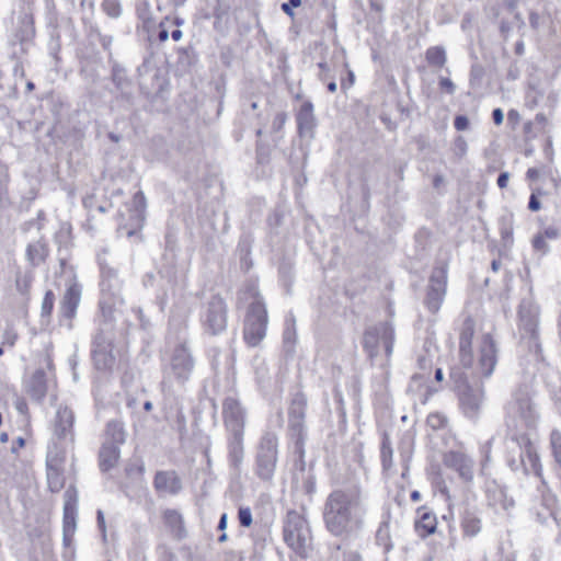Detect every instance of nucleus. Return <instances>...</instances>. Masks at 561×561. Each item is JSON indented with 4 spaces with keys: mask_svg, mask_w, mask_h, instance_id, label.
Returning a JSON list of instances; mask_svg holds the SVG:
<instances>
[{
    "mask_svg": "<svg viewBox=\"0 0 561 561\" xmlns=\"http://www.w3.org/2000/svg\"><path fill=\"white\" fill-rule=\"evenodd\" d=\"M365 508L357 491H334L325 501L323 518L328 530L343 536L359 528Z\"/></svg>",
    "mask_w": 561,
    "mask_h": 561,
    "instance_id": "f257e3e1",
    "label": "nucleus"
},
{
    "mask_svg": "<svg viewBox=\"0 0 561 561\" xmlns=\"http://www.w3.org/2000/svg\"><path fill=\"white\" fill-rule=\"evenodd\" d=\"M474 336V321L467 317L459 330V358L466 368L472 369V377L488 378L492 375L497 363V350L494 340L490 334L481 337L479 356L477 363L472 353V339Z\"/></svg>",
    "mask_w": 561,
    "mask_h": 561,
    "instance_id": "f03ea898",
    "label": "nucleus"
},
{
    "mask_svg": "<svg viewBox=\"0 0 561 561\" xmlns=\"http://www.w3.org/2000/svg\"><path fill=\"white\" fill-rule=\"evenodd\" d=\"M222 417L228 433V458L234 470H239L243 458V434L247 411L234 397H227L222 402Z\"/></svg>",
    "mask_w": 561,
    "mask_h": 561,
    "instance_id": "7ed1b4c3",
    "label": "nucleus"
},
{
    "mask_svg": "<svg viewBox=\"0 0 561 561\" xmlns=\"http://www.w3.org/2000/svg\"><path fill=\"white\" fill-rule=\"evenodd\" d=\"M239 302L248 306L243 324V340L251 346H257L265 337L267 328V311L257 287L248 285L239 295Z\"/></svg>",
    "mask_w": 561,
    "mask_h": 561,
    "instance_id": "20e7f679",
    "label": "nucleus"
},
{
    "mask_svg": "<svg viewBox=\"0 0 561 561\" xmlns=\"http://www.w3.org/2000/svg\"><path fill=\"white\" fill-rule=\"evenodd\" d=\"M114 309L105 301H100L99 329L92 343V358L98 369L104 370L114 364L113 329Z\"/></svg>",
    "mask_w": 561,
    "mask_h": 561,
    "instance_id": "39448f33",
    "label": "nucleus"
},
{
    "mask_svg": "<svg viewBox=\"0 0 561 561\" xmlns=\"http://www.w3.org/2000/svg\"><path fill=\"white\" fill-rule=\"evenodd\" d=\"M507 463L514 471L541 477L542 467L537 450L525 434L514 435L507 443Z\"/></svg>",
    "mask_w": 561,
    "mask_h": 561,
    "instance_id": "423d86ee",
    "label": "nucleus"
},
{
    "mask_svg": "<svg viewBox=\"0 0 561 561\" xmlns=\"http://www.w3.org/2000/svg\"><path fill=\"white\" fill-rule=\"evenodd\" d=\"M451 378L456 382L461 411L467 417L476 419L484 400L482 383L478 380L470 382L466 374H458L456 370L451 371Z\"/></svg>",
    "mask_w": 561,
    "mask_h": 561,
    "instance_id": "0eeeda50",
    "label": "nucleus"
},
{
    "mask_svg": "<svg viewBox=\"0 0 561 561\" xmlns=\"http://www.w3.org/2000/svg\"><path fill=\"white\" fill-rule=\"evenodd\" d=\"M284 539L300 558H308L310 530L306 518L296 511H289L284 524Z\"/></svg>",
    "mask_w": 561,
    "mask_h": 561,
    "instance_id": "6e6552de",
    "label": "nucleus"
},
{
    "mask_svg": "<svg viewBox=\"0 0 561 561\" xmlns=\"http://www.w3.org/2000/svg\"><path fill=\"white\" fill-rule=\"evenodd\" d=\"M278 440L275 433L265 432L256 450V474L262 480H271L277 463Z\"/></svg>",
    "mask_w": 561,
    "mask_h": 561,
    "instance_id": "1a4fd4ad",
    "label": "nucleus"
},
{
    "mask_svg": "<svg viewBox=\"0 0 561 561\" xmlns=\"http://www.w3.org/2000/svg\"><path fill=\"white\" fill-rule=\"evenodd\" d=\"M536 412L527 392L518 391L507 404V425L517 428L531 427L536 423Z\"/></svg>",
    "mask_w": 561,
    "mask_h": 561,
    "instance_id": "9d476101",
    "label": "nucleus"
},
{
    "mask_svg": "<svg viewBox=\"0 0 561 561\" xmlns=\"http://www.w3.org/2000/svg\"><path fill=\"white\" fill-rule=\"evenodd\" d=\"M194 368V359L184 343L178 344L171 352L169 363L165 366V378L183 385L191 376Z\"/></svg>",
    "mask_w": 561,
    "mask_h": 561,
    "instance_id": "9b49d317",
    "label": "nucleus"
},
{
    "mask_svg": "<svg viewBox=\"0 0 561 561\" xmlns=\"http://www.w3.org/2000/svg\"><path fill=\"white\" fill-rule=\"evenodd\" d=\"M67 451L58 444L49 445L46 455V479L49 491L57 493L65 486V462Z\"/></svg>",
    "mask_w": 561,
    "mask_h": 561,
    "instance_id": "f8f14e48",
    "label": "nucleus"
},
{
    "mask_svg": "<svg viewBox=\"0 0 561 561\" xmlns=\"http://www.w3.org/2000/svg\"><path fill=\"white\" fill-rule=\"evenodd\" d=\"M202 324L210 335H217L226 330L227 305L220 296H211L206 302L202 313Z\"/></svg>",
    "mask_w": 561,
    "mask_h": 561,
    "instance_id": "ddd939ff",
    "label": "nucleus"
},
{
    "mask_svg": "<svg viewBox=\"0 0 561 561\" xmlns=\"http://www.w3.org/2000/svg\"><path fill=\"white\" fill-rule=\"evenodd\" d=\"M393 340L394 330L390 323L385 322L368 329L364 334L363 343L370 357L378 354L379 346H382L386 355L390 356L392 353Z\"/></svg>",
    "mask_w": 561,
    "mask_h": 561,
    "instance_id": "4468645a",
    "label": "nucleus"
},
{
    "mask_svg": "<svg viewBox=\"0 0 561 561\" xmlns=\"http://www.w3.org/2000/svg\"><path fill=\"white\" fill-rule=\"evenodd\" d=\"M73 422L75 415L69 408H58L54 419V431L50 445L58 444L67 451V447L73 443Z\"/></svg>",
    "mask_w": 561,
    "mask_h": 561,
    "instance_id": "2eb2a0df",
    "label": "nucleus"
},
{
    "mask_svg": "<svg viewBox=\"0 0 561 561\" xmlns=\"http://www.w3.org/2000/svg\"><path fill=\"white\" fill-rule=\"evenodd\" d=\"M78 491L75 485H69L64 494L62 534L64 545L70 547L77 528Z\"/></svg>",
    "mask_w": 561,
    "mask_h": 561,
    "instance_id": "dca6fc26",
    "label": "nucleus"
},
{
    "mask_svg": "<svg viewBox=\"0 0 561 561\" xmlns=\"http://www.w3.org/2000/svg\"><path fill=\"white\" fill-rule=\"evenodd\" d=\"M447 284V268L445 266L435 267L432 272L428 289L425 298V305L433 313L437 312L444 300Z\"/></svg>",
    "mask_w": 561,
    "mask_h": 561,
    "instance_id": "f3484780",
    "label": "nucleus"
},
{
    "mask_svg": "<svg viewBox=\"0 0 561 561\" xmlns=\"http://www.w3.org/2000/svg\"><path fill=\"white\" fill-rule=\"evenodd\" d=\"M460 527L465 538H473L482 530L481 511L478 505L466 500L459 513Z\"/></svg>",
    "mask_w": 561,
    "mask_h": 561,
    "instance_id": "a211bd4d",
    "label": "nucleus"
},
{
    "mask_svg": "<svg viewBox=\"0 0 561 561\" xmlns=\"http://www.w3.org/2000/svg\"><path fill=\"white\" fill-rule=\"evenodd\" d=\"M443 462L447 468L456 471L462 481H472L474 462L465 453L459 450H449L444 455Z\"/></svg>",
    "mask_w": 561,
    "mask_h": 561,
    "instance_id": "6ab92c4d",
    "label": "nucleus"
},
{
    "mask_svg": "<svg viewBox=\"0 0 561 561\" xmlns=\"http://www.w3.org/2000/svg\"><path fill=\"white\" fill-rule=\"evenodd\" d=\"M485 497L489 507L495 512H508L514 507V500L508 497L506 490L495 481H490L485 486Z\"/></svg>",
    "mask_w": 561,
    "mask_h": 561,
    "instance_id": "aec40b11",
    "label": "nucleus"
},
{
    "mask_svg": "<svg viewBox=\"0 0 561 561\" xmlns=\"http://www.w3.org/2000/svg\"><path fill=\"white\" fill-rule=\"evenodd\" d=\"M306 398L304 394H296L288 411V426L297 438H302L304 421L306 414Z\"/></svg>",
    "mask_w": 561,
    "mask_h": 561,
    "instance_id": "412c9836",
    "label": "nucleus"
},
{
    "mask_svg": "<svg viewBox=\"0 0 561 561\" xmlns=\"http://www.w3.org/2000/svg\"><path fill=\"white\" fill-rule=\"evenodd\" d=\"M538 308L530 301H522L518 310L519 328L530 336H535L538 327Z\"/></svg>",
    "mask_w": 561,
    "mask_h": 561,
    "instance_id": "4be33fe9",
    "label": "nucleus"
},
{
    "mask_svg": "<svg viewBox=\"0 0 561 561\" xmlns=\"http://www.w3.org/2000/svg\"><path fill=\"white\" fill-rule=\"evenodd\" d=\"M154 489L163 495L178 494L182 489V483L175 471H158L154 477Z\"/></svg>",
    "mask_w": 561,
    "mask_h": 561,
    "instance_id": "5701e85b",
    "label": "nucleus"
},
{
    "mask_svg": "<svg viewBox=\"0 0 561 561\" xmlns=\"http://www.w3.org/2000/svg\"><path fill=\"white\" fill-rule=\"evenodd\" d=\"M296 119L299 135L302 137L312 138L317 123L313 114V105L311 102H305L300 106Z\"/></svg>",
    "mask_w": 561,
    "mask_h": 561,
    "instance_id": "b1692460",
    "label": "nucleus"
},
{
    "mask_svg": "<svg viewBox=\"0 0 561 561\" xmlns=\"http://www.w3.org/2000/svg\"><path fill=\"white\" fill-rule=\"evenodd\" d=\"M162 519L169 531L178 539L186 537V529L182 514L172 508H167L162 513Z\"/></svg>",
    "mask_w": 561,
    "mask_h": 561,
    "instance_id": "393cba45",
    "label": "nucleus"
},
{
    "mask_svg": "<svg viewBox=\"0 0 561 561\" xmlns=\"http://www.w3.org/2000/svg\"><path fill=\"white\" fill-rule=\"evenodd\" d=\"M80 288L77 284L70 285L62 298L61 310L65 317L72 318L80 301Z\"/></svg>",
    "mask_w": 561,
    "mask_h": 561,
    "instance_id": "a878e982",
    "label": "nucleus"
},
{
    "mask_svg": "<svg viewBox=\"0 0 561 561\" xmlns=\"http://www.w3.org/2000/svg\"><path fill=\"white\" fill-rule=\"evenodd\" d=\"M28 394L36 401H41L47 392L46 375L44 370H36L27 387Z\"/></svg>",
    "mask_w": 561,
    "mask_h": 561,
    "instance_id": "bb28decb",
    "label": "nucleus"
},
{
    "mask_svg": "<svg viewBox=\"0 0 561 561\" xmlns=\"http://www.w3.org/2000/svg\"><path fill=\"white\" fill-rule=\"evenodd\" d=\"M419 518L415 520V529L420 536L425 537L436 530V516L423 507L417 511Z\"/></svg>",
    "mask_w": 561,
    "mask_h": 561,
    "instance_id": "cd10ccee",
    "label": "nucleus"
},
{
    "mask_svg": "<svg viewBox=\"0 0 561 561\" xmlns=\"http://www.w3.org/2000/svg\"><path fill=\"white\" fill-rule=\"evenodd\" d=\"M118 447L110 442H104L99 454L100 467L103 471L112 469L118 459Z\"/></svg>",
    "mask_w": 561,
    "mask_h": 561,
    "instance_id": "c85d7f7f",
    "label": "nucleus"
},
{
    "mask_svg": "<svg viewBox=\"0 0 561 561\" xmlns=\"http://www.w3.org/2000/svg\"><path fill=\"white\" fill-rule=\"evenodd\" d=\"M47 254V245L41 240L30 244L26 250L27 260L33 266H37L43 263Z\"/></svg>",
    "mask_w": 561,
    "mask_h": 561,
    "instance_id": "c756f323",
    "label": "nucleus"
},
{
    "mask_svg": "<svg viewBox=\"0 0 561 561\" xmlns=\"http://www.w3.org/2000/svg\"><path fill=\"white\" fill-rule=\"evenodd\" d=\"M105 442L110 444L118 445L125 439V432L123 425L119 422L112 421L107 423Z\"/></svg>",
    "mask_w": 561,
    "mask_h": 561,
    "instance_id": "7c9ffc66",
    "label": "nucleus"
},
{
    "mask_svg": "<svg viewBox=\"0 0 561 561\" xmlns=\"http://www.w3.org/2000/svg\"><path fill=\"white\" fill-rule=\"evenodd\" d=\"M392 456L393 450L391 447V442L389 438V435L387 433H383L382 440H381V447H380V457H381V463L385 471H389L392 468Z\"/></svg>",
    "mask_w": 561,
    "mask_h": 561,
    "instance_id": "2f4dec72",
    "label": "nucleus"
},
{
    "mask_svg": "<svg viewBox=\"0 0 561 561\" xmlns=\"http://www.w3.org/2000/svg\"><path fill=\"white\" fill-rule=\"evenodd\" d=\"M426 60L431 66L442 68L447 60L446 51L440 46L430 47L425 54Z\"/></svg>",
    "mask_w": 561,
    "mask_h": 561,
    "instance_id": "473e14b6",
    "label": "nucleus"
},
{
    "mask_svg": "<svg viewBox=\"0 0 561 561\" xmlns=\"http://www.w3.org/2000/svg\"><path fill=\"white\" fill-rule=\"evenodd\" d=\"M33 282L32 273L18 274L15 278V287L16 290L23 295L27 296L31 289V285Z\"/></svg>",
    "mask_w": 561,
    "mask_h": 561,
    "instance_id": "72a5a7b5",
    "label": "nucleus"
},
{
    "mask_svg": "<svg viewBox=\"0 0 561 561\" xmlns=\"http://www.w3.org/2000/svg\"><path fill=\"white\" fill-rule=\"evenodd\" d=\"M550 445L552 448L553 457L557 463L561 468V433L558 430H553L550 434Z\"/></svg>",
    "mask_w": 561,
    "mask_h": 561,
    "instance_id": "f704fd0d",
    "label": "nucleus"
},
{
    "mask_svg": "<svg viewBox=\"0 0 561 561\" xmlns=\"http://www.w3.org/2000/svg\"><path fill=\"white\" fill-rule=\"evenodd\" d=\"M283 340L285 345H294L296 340V330H295V318L293 316L286 319V328L283 333Z\"/></svg>",
    "mask_w": 561,
    "mask_h": 561,
    "instance_id": "c9c22d12",
    "label": "nucleus"
},
{
    "mask_svg": "<svg viewBox=\"0 0 561 561\" xmlns=\"http://www.w3.org/2000/svg\"><path fill=\"white\" fill-rule=\"evenodd\" d=\"M447 423V417L442 413H432L427 416V424L434 430L443 428Z\"/></svg>",
    "mask_w": 561,
    "mask_h": 561,
    "instance_id": "e433bc0d",
    "label": "nucleus"
},
{
    "mask_svg": "<svg viewBox=\"0 0 561 561\" xmlns=\"http://www.w3.org/2000/svg\"><path fill=\"white\" fill-rule=\"evenodd\" d=\"M55 302V295L51 290H47L42 302V316H50Z\"/></svg>",
    "mask_w": 561,
    "mask_h": 561,
    "instance_id": "4c0bfd02",
    "label": "nucleus"
},
{
    "mask_svg": "<svg viewBox=\"0 0 561 561\" xmlns=\"http://www.w3.org/2000/svg\"><path fill=\"white\" fill-rule=\"evenodd\" d=\"M467 149H468V145H467V141L466 139L462 137V136H458L455 141H454V146H453V150H454V153L459 158L461 159L462 157L466 156L467 153Z\"/></svg>",
    "mask_w": 561,
    "mask_h": 561,
    "instance_id": "58836bf2",
    "label": "nucleus"
},
{
    "mask_svg": "<svg viewBox=\"0 0 561 561\" xmlns=\"http://www.w3.org/2000/svg\"><path fill=\"white\" fill-rule=\"evenodd\" d=\"M484 76V69L481 65L474 64L470 70V84L479 85Z\"/></svg>",
    "mask_w": 561,
    "mask_h": 561,
    "instance_id": "ea45409f",
    "label": "nucleus"
},
{
    "mask_svg": "<svg viewBox=\"0 0 561 561\" xmlns=\"http://www.w3.org/2000/svg\"><path fill=\"white\" fill-rule=\"evenodd\" d=\"M238 519L241 526L250 527L252 525V513L249 507H240L238 511Z\"/></svg>",
    "mask_w": 561,
    "mask_h": 561,
    "instance_id": "a19ab883",
    "label": "nucleus"
},
{
    "mask_svg": "<svg viewBox=\"0 0 561 561\" xmlns=\"http://www.w3.org/2000/svg\"><path fill=\"white\" fill-rule=\"evenodd\" d=\"M23 24H24V28L22 31L23 35L21 37V41L28 39L34 35V27H33V21H32L31 15L25 14L23 16Z\"/></svg>",
    "mask_w": 561,
    "mask_h": 561,
    "instance_id": "79ce46f5",
    "label": "nucleus"
},
{
    "mask_svg": "<svg viewBox=\"0 0 561 561\" xmlns=\"http://www.w3.org/2000/svg\"><path fill=\"white\" fill-rule=\"evenodd\" d=\"M286 121H287V114L285 112L277 113L276 116L273 119L272 129L274 131L282 130V128L284 127Z\"/></svg>",
    "mask_w": 561,
    "mask_h": 561,
    "instance_id": "37998d69",
    "label": "nucleus"
},
{
    "mask_svg": "<svg viewBox=\"0 0 561 561\" xmlns=\"http://www.w3.org/2000/svg\"><path fill=\"white\" fill-rule=\"evenodd\" d=\"M546 238L542 234H538L533 240V247L535 250L540 251L542 253H547L549 247L545 240Z\"/></svg>",
    "mask_w": 561,
    "mask_h": 561,
    "instance_id": "c03bdc74",
    "label": "nucleus"
},
{
    "mask_svg": "<svg viewBox=\"0 0 561 561\" xmlns=\"http://www.w3.org/2000/svg\"><path fill=\"white\" fill-rule=\"evenodd\" d=\"M454 126L457 130H465L469 126V119L465 115H458L456 116L454 121Z\"/></svg>",
    "mask_w": 561,
    "mask_h": 561,
    "instance_id": "a18cd8bd",
    "label": "nucleus"
},
{
    "mask_svg": "<svg viewBox=\"0 0 561 561\" xmlns=\"http://www.w3.org/2000/svg\"><path fill=\"white\" fill-rule=\"evenodd\" d=\"M439 87L445 90L447 93L453 94L455 92V84L449 78H440Z\"/></svg>",
    "mask_w": 561,
    "mask_h": 561,
    "instance_id": "49530a36",
    "label": "nucleus"
},
{
    "mask_svg": "<svg viewBox=\"0 0 561 561\" xmlns=\"http://www.w3.org/2000/svg\"><path fill=\"white\" fill-rule=\"evenodd\" d=\"M301 4V0H289L288 3L282 4V10L289 16H294L291 8H298Z\"/></svg>",
    "mask_w": 561,
    "mask_h": 561,
    "instance_id": "de8ad7c7",
    "label": "nucleus"
},
{
    "mask_svg": "<svg viewBox=\"0 0 561 561\" xmlns=\"http://www.w3.org/2000/svg\"><path fill=\"white\" fill-rule=\"evenodd\" d=\"M118 237L131 238L137 234L136 228H129L127 226H119L117 229Z\"/></svg>",
    "mask_w": 561,
    "mask_h": 561,
    "instance_id": "09e8293b",
    "label": "nucleus"
},
{
    "mask_svg": "<svg viewBox=\"0 0 561 561\" xmlns=\"http://www.w3.org/2000/svg\"><path fill=\"white\" fill-rule=\"evenodd\" d=\"M541 173H545V168L538 169V168H530L527 170L526 176L530 181H536L540 176Z\"/></svg>",
    "mask_w": 561,
    "mask_h": 561,
    "instance_id": "8fccbe9b",
    "label": "nucleus"
},
{
    "mask_svg": "<svg viewBox=\"0 0 561 561\" xmlns=\"http://www.w3.org/2000/svg\"><path fill=\"white\" fill-rule=\"evenodd\" d=\"M16 339H18V334L15 332L5 331L4 336H3V344L13 346L15 344Z\"/></svg>",
    "mask_w": 561,
    "mask_h": 561,
    "instance_id": "3c124183",
    "label": "nucleus"
},
{
    "mask_svg": "<svg viewBox=\"0 0 561 561\" xmlns=\"http://www.w3.org/2000/svg\"><path fill=\"white\" fill-rule=\"evenodd\" d=\"M528 208L531 210V211H537L541 208V204L539 202V199L537 198L536 194L533 193L530 195V198H529V203H528Z\"/></svg>",
    "mask_w": 561,
    "mask_h": 561,
    "instance_id": "603ef678",
    "label": "nucleus"
},
{
    "mask_svg": "<svg viewBox=\"0 0 561 561\" xmlns=\"http://www.w3.org/2000/svg\"><path fill=\"white\" fill-rule=\"evenodd\" d=\"M104 9L111 16H117L119 14V8L113 2H105Z\"/></svg>",
    "mask_w": 561,
    "mask_h": 561,
    "instance_id": "864d4df0",
    "label": "nucleus"
},
{
    "mask_svg": "<svg viewBox=\"0 0 561 561\" xmlns=\"http://www.w3.org/2000/svg\"><path fill=\"white\" fill-rule=\"evenodd\" d=\"M319 69H320V72H319V78L321 81H325L328 78H330V75H329V66L327 62H319Z\"/></svg>",
    "mask_w": 561,
    "mask_h": 561,
    "instance_id": "5fc2aeb1",
    "label": "nucleus"
},
{
    "mask_svg": "<svg viewBox=\"0 0 561 561\" xmlns=\"http://www.w3.org/2000/svg\"><path fill=\"white\" fill-rule=\"evenodd\" d=\"M15 408L21 414H26L28 412L27 403L22 398H18L15 400Z\"/></svg>",
    "mask_w": 561,
    "mask_h": 561,
    "instance_id": "6e6d98bb",
    "label": "nucleus"
},
{
    "mask_svg": "<svg viewBox=\"0 0 561 561\" xmlns=\"http://www.w3.org/2000/svg\"><path fill=\"white\" fill-rule=\"evenodd\" d=\"M354 81H355L354 72L352 70H348L347 80H342L341 81V88L343 90H346V89H348L350 87L353 85Z\"/></svg>",
    "mask_w": 561,
    "mask_h": 561,
    "instance_id": "4d7b16f0",
    "label": "nucleus"
},
{
    "mask_svg": "<svg viewBox=\"0 0 561 561\" xmlns=\"http://www.w3.org/2000/svg\"><path fill=\"white\" fill-rule=\"evenodd\" d=\"M96 519H98L99 529L102 531L103 537L105 538V518H104V514L101 510H99L96 513Z\"/></svg>",
    "mask_w": 561,
    "mask_h": 561,
    "instance_id": "13d9d810",
    "label": "nucleus"
},
{
    "mask_svg": "<svg viewBox=\"0 0 561 561\" xmlns=\"http://www.w3.org/2000/svg\"><path fill=\"white\" fill-rule=\"evenodd\" d=\"M492 117H493V122L496 125H501L503 123V119H504V114H503L501 108H495L493 111V113H492Z\"/></svg>",
    "mask_w": 561,
    "mask_h": 561,
    "instance_id": "bf43d9fd",
    "label": "nucleus"
},
{
    "mask_svg": "<svg viewBox=\"0 0 561 561\" xmlns=\"http://www.w3.org/2000/svg\"><path fill=\"white\" fill-rule=\"evenodd\" d=\"M510 174L507 172H503L497 178V185L500 188H505L507 186Z\"/></svg>",
    "mask_w": 561,
    "mask_h": 561,
    "instance_id": "052dcab7",
    "label": "nucleus"
},
{
    "mask_svg": "<svg viewBox=\"0 0 561 561\" xmlns=\"http://www.w3.org/2000/svg\"><path fill=\"white\" fill-rule=\"evenodd\" d=\"M545 238H548V239H556L558 238L559 236V231L557 228H553V227H548L545 231H543V234H542Z\"/></svg>",
    "mask_w": 561,
    "mask_h": 561,
    "instance_id": "680f3d73",
    "label": "nucleus"
},
{
    "mask_svg": "<svg viewBox=\"0 0 561 561\" xmlns=\"http://www.w3.org/2000/svg\"><path fill=\"white\" fill-rule=\"evenodd\" d=\"M388 536V529H387V526H381L379 527V529L377 530V540L378 541H381L383 539H386Z\"/></svg>",
    "mask_w": 561,
    "mask_h": 561,
    "instance_id": "e2e57ef3",
    "label": "nucleus"
},
{
    "mask_svg": "<svg viewBox=\"0 0 561 561\" xmlns=\"http://www.w3.org/2000/svg\"><path fill=\"white\" fill-rule=\"evenodd\" d=\"M127 476L133 478L137 477L140 473V468L138 467H129L126 469Z\"/></svg>",
    "mask_w": 561,
    "mask_h": 561,
    "instance_id": "0e129e2a",
    "label": "nucleus"
},
{
    "mask_svg": "<svg viewBox=\"0 0 561 561\" xmlns=\"http://www.w3.org/2000/svg\"><path fill=\"white\" fill-rule=\"evenodd\" d=\"M169 38V33L165 28H160L158 31V39L160 42H165Z\"/></svg>",
    "mask_w": 561,
    "mask_h": 561,
    "instance_id": "69168bd1",
    "label": "nucleus"
},
{
    "mask_svg": "<svg viewBox=\"0 0 561 561\" xmlns=\"http://www.w3.org/2000/svg\"><path fill=\"white\" fill-rule=\"evenodd\" d=\"M226 527H227V514H222L219 519L218 528L220 530H224V529H226Z\"/></svg>",
    "mask_w": 561,
    "mask_h": 561,
    "instance_id": "338daca9",
    "label": "nucleus"
},
{
    "mask_svg": "<svg viewBox=\"0 0 561 561\" xmlns=\"http://www.w3.org/2000/svg\"><path fill=\"white\" fill-rule=\"evenodd\" d=\"M538 20H539V15L536 14V13H531L530 16H529V22L531 24L533 27H537L538 25Z\"/></svg>",
    "mask_w": 561,
    "mask_h": 561,
    "instance_id": "774afa93",
    "label": "nucleus"
}]
</instances>
